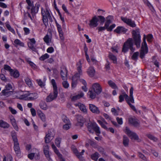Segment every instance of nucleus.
<instances>
[{"instance_id":"obj_1","label":"nucleus","mask_w":161,"mask_h":161,"mask_svg":"<svg viewBox=\"0 0 161 161\" xmlns=\"http://www.w3.org/2000/svg\"><path fill=\"white\" fill-rule=\"evenodd\" d=\"M38 97V94L36 92H31L29 91L23 92V100L25 101H33Z\"/></svg>"},{"instance_id":"obj_2","label":"nucleus","mask_w":161,"mask_h":161,"mask_svg":"<svg viewBox=\"0 0 161 161\" xmlns=\"http://www.w3.org/2000/svg\"><path fill=\"white\" fill-rule=\"evenodd\" d=\"M23 92L15 91V87L13 84H11V98L23 100Z\"/></svg>"},{"instance_id":"obj_3","label":"nucleus","mask_w":161,"mask_h":161,"mask_svg":"<svg viewBox=\"0 0 161 161\" xmlns=\"http://www.w3.org/2000/svg\"><path fill=\"white\" fill-rule=\"evenodd\" d=\"M41 13L42 16V20L44 24L46 25H48V18H50L51 16V11L48 8L45 9L41 8Z\"/></svg>"},{"instance_id":"obj_4","label":"nucleus","mask_w":161,"mask_h":161,"mask_svg":"<svg viewBox=\"0 0 161 161\" xmlns=\"http://www.w3.org/2000/svg\"><path fill=\"white\" fill-rule=\"evenodd\" d=\"M133 46L132 39L129 38L123 44L122 50V52L125 53L126 52L128 51L129 48L133 52L135 50V48L133 47Z\"/></svg>"},{"instance_id":"obj_5","label":"nucleus","mask_w":161,"mask_h":161,"mask_svg":"<svg viewBox=\"0 0 161 161\" xmlns=\"http://www.w3.org/2000/svg\"><path fill=\"white\" fill-rule=\"evenodd\" d=\"M132 33L135 44L137 48H139L140 47L141 42V36L139 30L136 29V30L133 31Z\"/></svg>"},{"instance_id":"obj_6","label":"nucleus","mask_w":161,"mask_h":161,"mask_svg":"<svg viewBox=\"0 0 161 161\" xmlns=\"http://www.w3.org/2000/svg\"><path fill=\"white\" fill-rule=\"evenodd\" d=\"M12 136L14 143V149L17 155L19 156L20 155V151L16 133L15 132L12 133Z\"/></svg>"},{"instance_id":"obj_7","label":"nucleus","mask_w":161,"mask_h":161,"mask_svg":"<svg viewBox=\"0 0 161 161\" xmlns=\"http://www.w3.org/2000/svg\"><path fill=\"white\" fill-rule=\"evenodd\" d=\"M124 131L131 139L137 140L139 142L141 141V140L139 139V137L136 134L130 130L129 128L127 127H125L124 130Z\"/></svg>"},{"instance_id":"obj_8","label":"nucleus","mask_w":161,"mask_h":161,"mask_svg":"<svg viewBox=\"0 0 161 161\" xmlns=\"http://www.w3.org/2000/svg\"><path fill=\"white\" fill-rule=\"evenodd\" d=\"M77 70L78 73H76L72 77V81L77 82V81L80 76L82 75V72L81 69L82 63L80 61L77 64Z\"/></svg>"},{"instance_id":"obj_9","label":"nucleus","mask_w":161,"mask_h":161,"mask_svg":"<svg viewBox=\"0 0 161 161\" xmlns=\"http://www.w3.org/2000/svg\"><path fill=\"white\" fill-rule=\"evenodd\" d=\"M146 36L144 35L143 39V42L142 43L141 50L140 55V57L141 58H143L145 54L148 52V48L146 41Z\"/></svg>"},{"instance_id":"obj_10","label":"nucleus","mask_w":161,"mask_h":161,"mask_svg":"<svg viewBox=\"0 0 161 161\" xmlns=\"http://www.w3.org/2000/svg\"><path fill=\"white\" fill-rule=\"evenodd\" d=\"M55 133V130L53 129H51L48 130L45 138V142L46 143H49L53 138Z\"/></svg>"},{"instance_id":"obj_11","label":"nucleus","mask_w":161,"mask_h":161,"mask_svg":"<svg viewBox=\"0 0 161 161\" xmlns=\"http://www.w3.org/2000/svg\"><path fill=\"white\" fill-rule=\"evenodd\" d=\"M58 90H53V92L51 93L47 97L46 101L47 102H50L56 99L58 96Z\"/></svg>"},{"instance_id":"obj_12","label":"nucleus","mask_w":161,"mask_h":161,"mask_svg":"<svg viewBox=\"0 0 161 161\" xmlns=\"http://www.w3.org/2000/svg\"><path fill=\"white\" fill-rule=\"evenodd\" d=\"M55 22L57 27V29L59 34V38L61 40L63 41L64 40V33L62 30L61 25H59L55 20Z\"/></svg>"},{"instance_id":"obj_13","label":"nucleus","mask_w":161,"mask_h":161,"mask_svg":"<svg viewBox=\"0 0 161 161\" xmlns=\"http://www.w3.org/2000/svg\"><path fill=\"white\" fill-rule=\"evenodd\" d=\"M129 123L133 126L137 127L139 126V121L134 117L130 116L128 119Z\"/></svg>"},{"instance_id":"obj_14","label":"nucleus","mask_w":161,"mask_h":161,"mask_svg":"<svg viewBox=\"0 0 161 161\" xmlns=\"http://www.w3.org/2000/svg\"><path fill=\"white\" fill-rule=\"evenodd\" d=\"M72 149L74 153L75 154L77 157L81 161L83 160L84 158L82 157V155L84 154V153L85 152V150L84 149L82 150L81 152L79 153L76 148L75 147H73Z\"/></svg>"},{"instance_id":"obj_15","label":"nucleus","mask_w":161,"mask_h":161,"mask_svg":"<svg viewBox=\"0 0 161 161\" xmlns=\"http://www.w3.org/2000/svg\"><path fill=\"white\" fill-rule=\"evenodd\" d=\"M92 87L93 91L97 94H100L102 91V88L101 86L97 83L93 84Z\"/></svg>"},{"instance_id":"obj_16","label":"nucleus","mask_w":161,"mask_h":161,"mask_svg":"<svg viewBox=\"0 0 161 161\" xmlns=\"http://www.w3.org/2000/svg\"><path fill=\"white\" fill-rule=\"evenodd\" d=\"M121 19L124 22L132 27H134L136 26V24L135 22L132 21L130 19L125 17H121Z\"/></svg>"},{"instance_id":"obj_17","label":"nucleus","mask_w":161,"mask_h":161,"mask_svg":"<svg viewBox=\"0 0 161 161\" xmlns=\"http://www.w3.org/2000/svg\"><path fill=\"white\" fill-rule=\"evenodd\" d=\"M89 108L92 113L96 114H98L100 113L99 108L93 104H89Z\"/></svg>"},{"instance_id":"obj_18","label":"nucleus","mask_w":161,"mask_h":161,"mask_svg":"<svg viewBox=\"0 0 161 161\" xmlns=\"http://www.w3.org/2000/svg\"><path fill=\"white\" fill-rule=\"evenodd\" d=\"M98 19L96 16L93 17L90 21L89 25L92 27H96L98 25Z\"/></svg>"},{"instance_id":"obj_19","label":"nucleus","mask_w":161,"mask_h":161,"mask_svg":"<svg viewBox=\"0 0 161 161\" xmlns=\"http://www.w3.org/2000/svg\"><path fill=\"white\" fill-rule=\"evenodd\" d=\"M124 98H125L127 103H129V102L130 101L129 100V97L125 92H124L122 93V94L120 95L119 96V102L121 103L123 102L124 100Z\"/></svg>"},{"instance_id":"obj_20","label":"nucleus","mask_w":161,"mask_h":161,"mask_svg":"<svg viewBox=\"0 0 161 161\" xmlns=\"http://www.w3.org/2000/svg\"><path fill=\"white\" fill-rule=\"evenodd\" d=\"M60 75L63 80H67V70L66 68H63L61 69Z\"/></svg>"},{"instance_id":"obj_21","label":"nucleus","mask_w":161,"mask_h":161,"mask_svg":"<svg viewBox=\"0 0 161 161\" xmlns=\"http://www.w3.org/2000/svg\"><path fill=\"white\" fill-rule=\"evenodd\" d=\"M77 123L76 124V125L82 127L83 126L84 122V120L83 117L80 115H78L77 117Z\"/></svg>"},{"instance_id":"obj_22","label":"nucleus","mask_w":161,"mask_h":161,"mask_svg":"<svg viewBox=\"0 0 161 161\" xmlns=\"http://www.w3.org/2000/svg\"><path fill=\"white\" fill-rule=\"evenodd\" d=\"M74 105L75 106L78 107L84 113L87 114V109L84 104L80 103H75Z\"/></svg>"},{"instance_id":"obj_23","label":"nucleus","mask_w":161,"mask_h":161,"mask_svg":"<svg viewBox=\"0 0 161 161\" xmlns=\"http://www.w3.org/2000/svg\"><path fill=\"white\" fill-rule=\"evenodd\" d=\"M127 31V29L123 26H118L115 29L114 31L117 33L120 34L125 33Z\"/></svg>"},{"instance_id":"obj_24","label":"nucleus","mask_w":161,"mask_h":161,"mask_svg":"<svg viewBox=\"0 0 161 161\" xmlns=\"http://www.w3.org/2000/svg\"><path fill=\"white\" fill-rule=\"evenodd\" d=\"M32 150H33V151H34V150L35 151V152L31 153L28 154V157L31 160H32L33 159L35 155H36L38 156L39 155V152L37 149L36 148H33Z\"/></svg>"},{"instance_id":"obj_25","label":"nucleus","mask_w":161,"mask_h":161,"mask_svg":"<svg viewBox=\"0 0 161 161\" xmlns=\"http://www.w3.org/2000/svg\"><path fill=\"white\" fill-rule=\"evenodd\" d=\"M87 72L89 76L93 77L95 75V71L93 67L91 66L88 69Z\"/></svg>"},{"instance_id":"obj_26","label":"nucleus","mask_w":161,"mask_h":161,"mask_svg":"<svg viewBox=\"0 0 161 161\" xmlns=\"http://www.w3.org/2000/svg\"><path fill=\"white\" fill-rule=\"evenodd\" d=\"M97 122L101 125V127L106 130H108L106 125L108 124L105 121L103 118L102 119V120H97Z\"/></svg>"},{"instance_id":"obj_27","label":"nucleus","mask_w":161,"mask_h":161,"mask_svg":"<svg viewBox=\"0 0 161 161\" xmlns=\"http://www.w3.org/2000/svg\"><path fill=\"white\" fill-rule=\"evenodd\" d=\"M11 76L15 78H17L19 76V73L17 69H11Z\"/></svg>"},{"instance_id":"obj_28","label":"nucleus","mask_w":161,"mask_h":161,"mask_svg":"<svg viewBox=\"0 0 161 161\" xmlns=\"http://www.w3.org/2000/svg\"><path fill=\"white\" fill-rule=\"evenodd\" d=\"M95 122H91L88 123L87 127L88 131L91 133H93V130L95 126Z\"/></svg>"},{"instance_id":"obj_29","label":"nucleus","mask_w":161,"mask_h":161,"mask_svg":"<svg viewBox=\"0 0 161 161\" xmlns=\"http://www.w3.org/2000/svg\"><path fill=\"white\" fill-rule=\"evenodd\" d=\"M52 36L51 34L48 35L47 34L44 37L43 40L47 44H48L51 42Z\"/></svg>"},{"instance_id":"obj_30","label":"nucleus","mask_w":161,"mask_h":161,"mask_svg":"<svg viewBox=\"0 0 161 161\" xmlns=\"http://www.w3.org/2000/svg\"><path fill=\"white\" fill-rule=\"evenodd\" d=\"M134 88L133 87H131L130 90V96L129 97V100L130 102L132 103H134V100L133 97V92Z\"/></svg>"},{"instance_id":"obj_31","label":"nucleus","mask_w":161,"mask_h":161,"mask_svg":"<svg viewBox=\"0 0 161 161\" xmlns=\"http://www.w3.org/2000/svg\"><path fill=\"white\" fill-rule=\"evenodd\" d=\"M84 94L82 92H79L77 95L73 96L72 98V101H75L83 97Z\"/></svg>"},{"instance_id":"obj_32","label":"nucleus","mask_w":161,"mask_h":161,"mask_svg":"<svg viewBox=\"0 0 161 161\" xmlns=\"http://www.w3.org/2000/svg\"><path fill=\"white\" fill-rule=\"evenodd\" d=\"M108 84L109 86L112 89H114L118 90V87L115 83L111 80H109L108 81Z\"/></svg>"},{"instance_id":"obj_33","label":"nucleus","mask_w":161,"mask_h":161,"mask_svg":"<svg viewBox=\"0 0 161 161\" xmlns=\"http://www.w3.org/2000/svg\"><path fill=\"white\" fill-rule=\"evenodd\" d=\"M39 7L40 5L38 3L36 4L35 7H34V8H33V9H32L31 11V14H32V15H33L37 13Z\"/></svg>"},{"instance_id":"obj_34","label":"nucleus","mask_w":161,"mask_h":161,"mask_svg":"<svg viewBox=\"0 0 161 161\" xmlns=\"http://www.w3.org/2000/svg\"><path fill=\"white\" fill-rule=\"evenodd\" d=\"M96 93L92 90H90L88 93V95L89 96V97L91 99H94L96 97Z\"/></svg>"},{"instance_id":"obj_35","label":"nucleus","mask_w":161,"mask_h":161,"mask_svg":"<svg viewBox=\"0 0 161 161\" xmlns=\"http://www.w3.org/2000/svg\"><path fill=\"white\" fill-rule=\"evenodd\" d=\"M9 126V124L3 120H0V127L4 128H8Z\"/></svg>"},{"instance_id":"obj_36","label":"nucleus","mask_w":161,"mask_h":161,"mask_svg":"<svg viewBox=\"0 0 161 161\" xmlns=\"http://www.w3.org/2000/svg\"><path fill=\"white\" fill-rule=\"evenodd\" d=\"M26 1L28 4L27 8L28 9H31V13L32 9H33L34 8V5L31 2V0H26Z\"/></svg>"},{"instance_id":"obj_37","label":"nucleus","mask_w":161,"mask_h":161,"mask_svg":"<svg viewBox=\"0 0 161 161\" xmlns=\"http://www.w3.org/2000/svg\"><path fill=\"white\" fill-rule=\"evenodd\" d=\"M108 57L110 59L113 61L114 64L117 63V58L112 53H110L108 55Z\"/></svg>"},{"instance_id":"obj_38","label":"nucleus","mask_w":161,"mask_h":161,"mask_svg":"<svg viewBox=\"0 0 161 161\" xmlns=\"http://www.w3.org/2000/svg\"><path fill=\"white\" fill-rule=\"evenodd\" d=\"M123 144L125 147L128 146L129 140L128 138L125 136H123Z\"/></svg>"},{"instance_id":"obj_39","label":"nucleus","mask_w":161,"mask_h":161,"mask_svg":"<svg viewBox=\"0 0 161 161\" xmlns=\"http://www.w3.org/2000/svg\"><path fill=\"white\" fill-rule=\"evenodd\" d=\"M14 44L16 46H20L21 47H24V44L23 42L20 41L19 40L16 39L14 41Z\"/></svg>"},{"instance_id":"obj_40","label":"nucleus","mask_w":161,"mask_h":161,"mask_svg":"<svg viewBox=\"0 0 161 161\" xmlns=\"http://www.w3.org/2000/svg\"><path fill=\"white\" fill-rule=\"evenodd\" d=\"M40 108L43 110H46L48 108L47 106L46 103L44 102H41L39 104Z\"/></svg>"},{"instance_id":"obj_41","label":"nucleus","mask_w":161,"mask_h":161,"mask_svg":"<svg viewBox=\"0 0 161 161\" xmlns=\"http://www.w3.org/2000/svg\"><path fill=\"white\" fill-rule=\"evenodd\" d=\"M139 55V53L138 52L134 53L131 56V58L134 61H136L138 59Z\"/></svg>"},{"instance_id":"obj_42","label":"nucleus","mask_w":161,"mask_h":161,"mask_svg":"<svg viewBox=\"0 0 161 161\" xmlns=\"http://www.w3.org/2000/svg\"><path fill=\"white\" fill-rule=\"evenodd\" d=\"M11 122L14 128L17 131L18 130V127L16 122L14 119H11Z\"/></svg>"},{"instance_id":"obj_43","label":"nucleus","mask_w":161,"mask_h":161,"mask_svg":"<svg viewBox=\"0 0 161 161\" xmlns=\"http://www.w3.org/2000/svg\"><path fill=\"white\" fill-rule=\"evenodd\" d=\"M94 128L93 130V132L94 131L97 134V136H98L97 134H100L101 133V131L100 130V127L98 126L97 124L96 123L95 125Z\"/></svg>"},{"instance_id":"obj_44","label":"nucleus","mask_w":161,"mask_h":161,"mask_svg":"<svg viewBox=\"0 0 161 161\" xmlns=\"http://www.w3.org/2000/svg\"><path fill=\"white\" fill-rule=\"evenodd\" d=\"M25 81L27 85L29 87L32 86L33 84L31 80L28 77H26L25 79Z\"/></svg>"},{"instance_id":"obj_45","label":"nucleus","mask_w":161,"mask_h":161,"mask_svg":"<svg viewBox=\"0 0 161 161\" xmlns=\"http://www.w3.org/2000/svg\"><path fill=\"white\" fill-rule=\"evenodd\" d=\"M146 136L150 140L155 142H157L158 139L151 134H147Z\"/></svg>"},{"instance_id":"obj_46","label":"nucleus","mask_w":161,"mask_h":161,"mask_svg":"<svg viewBox=\"0 0 161 161\" xmlns=\"http://www.w3.org/2000/svg\"><path fill=\"white\" fill-rule=\"evenodd\" d=\"M99 157V153L97 152H95L94 154L92 155L91 156V158L95 161H97Z\"/></svg>"},{"instance_id":"obj_47","label":"nucleus","mask_w":161,"mask_h":161,"mask_svg":"<svg viewBox=\"0 0 161 161\" xmlns=\"http://www.w3.org/2000/svg\"><path fill=\"white\" fill-rule=\"evenodd\" d=\"M38 115L41 119L43 122L46 121V116L45 114L42 112H40L38 114Z\"/></svg>"},{"instance_id":"obj_48","label":"nucleus","mask_w":161,"mask_h":161,"mask_svg":"<svg viewBox=\"0 0 161 161\" xmlns=\"http://www.w3.org/2000/svg\"><path fill=\"white\" fill-rule=\"evenodd\" d=\"M51 83L53 86V90H58V88L55 80L54 79L51 80Z\"/></svg>"},{"instance_id":"obj_49","label":"nucleus","mask_w":161,"mask_h":161,"mask_svg":"<svg viewBox=\"0 0 161 161\" xmlns=\"http://www.w3.org/2000/svg\"><path fill=\"white\" fill-rule=\"evenodd\" d=\"M49 57V55L47 53H45L42 55L40 58L39 59L41 61H44L45 59L48 58Z\"/></svg>"},{"instance_id":"obj_50","label":"nucleus","mask_w":161,"mask_h":161,"mask_svg":"<svg viewBox=\"0 0 161 161\" xmlns=\"http://www.w3.org/2000/svg\"><path fill=\"white\" fill-rule=\"evenodd\" d=\"M62 119L63 121L65 124L70 123V122L68 119L65 115H63L62 116Z\"/></svg>"},{"instance_id":"obj_51","label":"nucleus","mask_w":161,"mask_h":161,"mask_svg":"<svg viewBox=\"0 0 161 161\" xmlns=\"http://www.w3.org/2000/svg\"><path fill=\"white\" fill-rule=\"evenodd\" d=\"M44 153L46 157L49 161H53L51 159V158L50 157L51 154L49 153V151L44 152Z\"/></svg>"},{"instance_id":"obj_52","label":"nucleus","mask_w":161,"mask_h":161,"mask_svg":"<svg viewBox=\"0 0 161 161\" xmlns=\"http://www.w3.org/2000/svg\"><path fill=\"white\" fill-rule=\"evenodd\" d=\"M63 86L65 89L68 88L69 87V84L66 80L63 81L62 83Z\"/></svg>"},{"instance_id":"obj_53","label":"nucleus","mask_w":161,"mask_h":161,"mask_svg":"<svg viewBox=\"0 0 161 161\" xmlns=\"http://www.w3.org/2000/svg\"><path fill=\"white\" fill-rule=\"evenodd\" d=\"M2 93L3 95L8 97L9 96L10 94V91L9 90H3L2 92Z\"/></svg>"},{"instance_id":"obj_54","label":"nucleus","mask_w":161,"mask_h":161,"mask_svg":"<svg viewBox=\"0 0 161 161\" xmlns=\"http://www.w3.org/2000/svg\"><path fill=\"white\" fill-rule=\"evenodd\" d=\"M36 81L38 85L42 87H44L45 85V82H42L41 79H37Z\"/></svg>"},{"instance_id":"obj_55","label":"nucleus","mask_w":161,"mask_h":161,"mask_svg":"<svg viewBox=\"0 0 161 161\" xmlns=\"http://www.w3.org/2000/svg\"><path fill=\"white\" fill-rule=\"evenodd\" d=\"M61 141V139L60 138H57L55 140V143L56 145L58 147H59L60 146V143Z\"/></svg>"},{"instance_id":"obj_56","label":"nucleus","mask_w":161,"mask_h":161,"mask_svg":"<svg viewBox=\"0 0 161 161\" xmlns=\"http://www.w3.org/2000/svg\"><path fill=\"white\" fill-rule=\"evenodd\" d=\"M71 125V123H66L65 125L63 126V128L64 129L67 130L69 129Z\"/></svg>"},{"instance_id":"obj_57","label":"nucleus","mask_w":161,"mask_h":161,"mask_svg":"<svg viewBox=\"0 0 161 161\" xmlns=\"http://www.w3.org/2000/svg\"><path fill=\"white\" fill-rule=\"evenodd\" d=\"M28 46L30 48H31L32 50L34 51H35L36 50V48L35 47V44H33L29 42L28 44Z\"/></svg>"},{"instance_id":"obj_58","label":"nucleus","mask_w":161,"mask_h":161,"mask_svg":"<svg viewBox=\"0 0 161 161\" xmlns=\"http://www.w3.org/2000/svg\"><path fill=\"white\" fill-rule=\"evenodd\" d=\"M118 48L117 46H114L111 48L112 51L114 53L118 52Z\"/></svg>"},{"instance_id":"obj_59","label":"nucleus","mask_w":161,"mask_h":161,"mask_svg":"<svg viewBox=\"0 0 161 161\" xmlns=\"http://www.w3.org/2000/svg\"><path fill=\"white\" fill-rule=\"evenodd\" d=\"M111 111L114 115H117L119 114V111L117 110L115 108H112L111 109Z\"/></svg>"},{"instance_id":"obj_60","label":"nucleus","mask_w":161,"mask_h":161,"mask_svg":"<svg viewBox=\"0 0 161 161\" xmlns=\"http://www.w3.org/2000/svg\"><path fill=\"white\" fill-rule=\"evenodd\" d=\"M113 17L111 16H109L107 18V20L106 22L110 24L112 21Z\"/></svg>"},{"instance_id":"obj_61","label":"nucleus","mask_w":161,"mask_h":161,"mask_svg":"<svg viewBox=\"0 0 161 161\" xmlns=\"http://www.w3.org/2000/svg\"><path fill=\"white\" fill-rule=\"evenodd\" d=\"M91 60L92 62L95 65H98V61L96 60L95 58L94 57H92L91 58Z\"/></svg>"},{"instance_id":"obj_62","label":"nucleus","mask_w":161,"mask_h":161,"mask_svg":"<svg viewBox=\"0 0 161 161\" xmlns=\"http://www.w3.org/2000/svg\"><path fill=\"white\" fill-rule=\"evenodd\" d=\"M147 41L149 42H152L153 38V36L152 34H149L148 35L147 37Z\"/></svg>"},{"instance_id":"obj_63","label":"nucleus","mask_w":161,"mask_h":161,"mask_svg":"<svg viewBox=\"0 0 161 161\" xmlns=\"http://www.w3.org/2000/svg\"><path fill=\"white\" fill-rule=\"evenodd\" d=\"M54 48L52 47H50L48 48L47 50V52L49 53H53L54 52Z\"/></svg>"},{"instance_id":"obj_64","label":"nucleus","mask_w":161,"mask_h":161,"mask_svg":"<svg viewBox=\"0 0 161 161\" xmlns=\"http://www.w3.org/2000/svg\"><path fill=\"white\" fill-rule=\"evenodd\" d=\"M116 120L117 121V122L119 124V125L122 124L123 122L122 118H119V117H117L116 118Z\"/></svg>"}]
</instances>
